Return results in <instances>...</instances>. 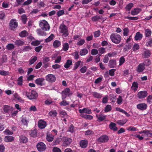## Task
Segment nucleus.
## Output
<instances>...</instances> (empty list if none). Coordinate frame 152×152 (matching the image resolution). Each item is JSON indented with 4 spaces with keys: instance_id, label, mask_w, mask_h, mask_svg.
<instances>
[{
    "instance_id": "f257e3e1",
    "label": "nucleus",
    "mask_w": 152,
    "mask_h": 152,
    "mask_svg": "<svg viewBox=\"0 0 152 152\" xmlns=\"http://www.w3.org/2000/svg\"><path fill=\"white\" fill-rule=\"evenodd\" d=\"M110 38L113 42L115 44H118L121 42V37L119 34L113 33L110 35Z\"/></svg>"
},
{
    "instance_id": "f03ea898",
    "label": "nucleus",
    "mask_w": 152,
    "mask_h": 152,
    "mask_svg": "<svg viewBox=\"0 0 152 152\" xmlns=\"http://www.w3.org/2000/svg\"><path fill=\"white\" fill-rule=\"evenodd\" d=\"M39 26L44 31H48L50 29V27L49 25L48 22L44 20L40 21Z\"/></svg>"
},
{
    "instance_id": "7ed1b4c3",
    "label": "nucleus",
    "mask_w": 152,
    "mask_h": 152,
    "mask_svg": "<svg viewBox=\"0 0 152 152\" xmlns=\"http://www.w3.org/2000/svg\"><path fill=\"white\" fill-rule=\"evenodd\" d=\"M150 64V61L147 60L144 63L140 64L137 68V71L138 72H141L144 70L145 68V66H149Z\"/></svg>"
},
{
    "instance_id": "20e7f679",
    "label": "nucleus",
    "mask_w": 152,
    "mask_h": 152,
    "mask_svg": "<svg viewBox=\"0 0 152 152\" xmlns=\"http://www.w3.org/2000/svg\"><path fill=\"white\" fill-rule=\"evenodd\" d=\"M60 31L62 33L63 35L65 37H66L68 35V28L63 23L61 24L60 27Z\"/></svg>"
},
{
    "instance_id": "39448f33",
    "label": "nucleus",
    "mask_w": 152,
    "mask_h": 152,
    "mask_svg": "<svg viewBox=\"0 0 152 152\" xmlns=\"http://www.w3.org/2000/svg\"><path fill=\"white\" fill-rule=\"evenodd\" d=\"M26 94L27 97L31 99H35L38 96L37 93L34 91H32L31 92H26Z\"/></svg>"
},
{
    "instance_id": "423d86ee",
    "label": "nucleus",
    "mask_w": 152,
    "mask_h": 152,
    "mask_svg": "<svg viewBox=\"0 0 152 152\" xmlns=\"http://www.w3.org/2000/svg\"><path fill=\"white\" fill-rule=\"evenodd\" d=\"M62 140L63 142V145L64 147H66L69 145L72 142V139L69 137H63L62 138Z\"/></svg>"
},
{
    "instance_id": "0eeeda50",
    "label": "nucleus",
    "mask_w": 152,
    "mask_h": 152,
    "mask_svg": "<svg viewBox=\"0 0 152 152\" xmlns=\"http://www.w3.org/2000/svg\"><path fill=\"white\" fill-rule=\"evenodd\" d=\"M46 80L49 83H53L56 80V77L52 74H49L45 77Z\"/></svg>"
},
{
    "instance_id": "6e6552de",
    "label": "nucleus",
    "mask_w": 152,
    "mask_h": 152,
    "mask_svg": "<svg viewBox=\"0 0 152 152\" xmlns=\"http://www.w3.org/2000/svg\"><path fill=\"white\" fill-rule=\"evenodd\" d=\"M72 93L71 91L69 88H67L62 92V99H65L67 95L68 96L71 95Z\"/></svg>"
},
{
    "instance_id": "1a4fd4ad",
    "label": "nucleus",
    "mask_w": 152,
    "mask_h": 152,
    "mask_svg": "<svg viewBox=\"0 0 152 152\" xmlns=\"http://www.w3.org/2000/svg\"><path fill=\"white\" fill-rule=\"evenodd\" d=\"M35 83L40 86H45L46 84L45 80L43 78H39L37 79L35 81Z\"/></svg>"
},
{
    "instance_id": "9d476101",
    "label": "nucleus",
    "mask_w": 152,
    "mask_h": 152,
    "mask_svg": "<svg viewBox=\"0 0 152 152\" xmlns=\"http://www.w3.org/2000/svg\"><path fill=\"white\" fill-rule=\"evenodd\" d=\"M37 147L38 151L41 152L45 151L46 148L45 145L42 142L38 143L37 145Z\"/></svg>"
},
{
    "instance_id": "9b49d317",
    "label": "nucleus",
    "mask_w": 152,
    "mask_h": 152,
    "mask_svg": "<svg viewBox=\"0 0 152 152\" xmlns=\"http://www.w3.org/2000/svg\"><path fill=\"white\" fill-rule=\"evenodd\" d=\"M148 94L147 91H143L139 92L138 93L137 95L139 98L141 99L146 97Z\"/></svg>"
},
{
    "instance_id": "f8f14e48",
    "label": "nucleus",
    "mask_w": 152,
    "mask_h": 152,
    "mask_svg": "<svg viewBox=\"0 0 152 152\" xmlns=\"http://www.w3.org/2000/svg\"><path fill=\"white\" fill-rule=\"evenodd\" d=\"M18 26V23L16 22V20H12L10 23V28L11 30H14Z\"/></svg>"
},
{
    "instance_id": "ddd939ff",
    "label": "nucleus",
    "mask_w": 152,
    "mask_h": 152,
    "mask_svg": "<svg viewBox=\"0 0 152 152\" xmlns=\"http://www.w3.org/2000/svg\"><path fill=\"white\" fill-rule=\"evenodd\" d=\"M147 105L145 103H141L137 105V108L138 109L143 110H146L147 108Z\"/></svg>"
},
{
    "instance_id": "4468645a",
    "label": "nucleus",
    "mask_w": 152,
    "mask_h": 152,
    "mask_svg": "<svg viewBox=\"0 0 152 152\" xmlns=\"http://www.w3.org/2000/svg\"><path fill=\"white\" fill-rule=\"evenodd\" d=\"M79 111L80 114H84V113L87 114H90L92 113L91 110L87 108H84L83 109H79Z\"/></svg>"
},
{
    "instance_id": "2eb2a0df",
    "label": "nucleus",
    "mask_w": 152,
    "mask_h": 152,
    "mask_svg": "<svg viewBox=\"0 0 152 152\" xmlns=\"http://www.w3.org/2000/svg\"><path fill=\"white\" fill-rule=\"evenodd\" d=\"M108 140V137L105 135L102 136L99 138V141L102 142H106Z\"/></svg>"
},
{
    "instance_id": "dca6fc26",
    "label": "nucleus",
    "mask_w": 152,
    "mask_h": 152,
    "mask_svg": "<svg viewBox=\"0 0 152 152\" xmlns=\"http://www.w3.org/2000/svg\"><path fill=\"white\" fill-rule=\"evenodd\" d=\"M116 65V62L115 60H110L108 63V66L110 68L115 67Z\"/></svg>"
},
{
    "instance_id": "f3484780",
    "label": "nucleus",
    "mask_w": 152,
    "mask_h": 152,
    "mask_svg": "<svg viewBox=\"0 0 152 152\" xmlns=\"http://www.w3.org/2000/svg\"><path fill=\"white\" fill-rule=\"evenodd\" d=\"M88 144V142L86 140H82L80 141V147L83 148H86Z\"/></svg>"
},
{
    "instance_id": "a211bd4d",
    "label": "nucleus",
    "mask_w": 152,
    "mask_h": 152,
    "mask_svg": "<svg viewBox=\"0 0 152 152\" xmlns=\"http://www.w3.org/2000/svg\"><path fill=\"white\" fill-rule=\"evenodd\" d=\"M54 136V135H52V133H47L46 137V139L49 142H52L53 140Z\"/></svg>"
},
{
    "instance_id": "6ab92c4d",
    "label": "nucleus",
    "mask_w": 152,
    "mask_h": 152,
    "mask_svg": "<svg viewBox=\"0 0 152 152\" xmlns=\"http://www.w3.org/2000/svg\"><path fill=\"white\" fill-rule=\"evenodd\" d=\"M143 37V35L139 32H137L134 37V39L136 41L141 40Z\"/></svg>"
},
{
    "instance_id": "aec40b11",
    "label": "nucleus",
    "mask_w": 152,
    "mask_h": 152,
    "mask_svg": "<svg viewBox=\"0 0 152 152\" xmlns=\"http://www.w3.org/2000/svg\"><path fill=\"white\" fill-rule=\"evenodd\" d=\"M141 10L140 9L135 8L131 11V14L133 15H137L140 12Z\"/></svg>"
},
{
    "instance_id": "412c9836",
    "label": "nucleus",
    "mask_w": 152,
    "mask_h": 152,
    "mask_svg": "<svg viewBox=\"0 0 152 152\" xmlns=\"http://www.w3.org/2000/svg\"><path fill=\"white\" fill-rule=\"evenodd\" d=\"M96 117L100 121H102L104 120L106 117V115H105L101 114L99 115H96Z\"/></svg>"
},
{
    "instance_id": "4be33fe9",
    "label": "nucleus",
    "mask_w": 152,
    "mask_h": 152,
    "mask_svg": "<svg viewBox=\"0 0 152 152\" xmlns=\"http://www.w3.org/2000/svg\"><path fill=\"white\" fill-rule=\"evenodd\" d=\"M145 35L146 37H149L151 35L152 32L151 30L148 28L145 29Z\"/></svg>"
},
{
    "instance_id": "5701e85b",
    "label": "nucleus",
    "mask_w": 152,
    "mask_h": 152,
    "mask_svg": "<svg viewBox=\"0 0 152 152\" xmlns=\"http://www.w3.org/2000/svg\"><path fill=\"white\" fill-rule=\"evenodd\" d=\"M151 53L149 50H146L142 54L143 56H144L145 58H148L150 56Z\"/></svg>"
},
{
    "instance_id": "b1692460",
    "label": "nucleus",
    "mask_w": 152,
    "mask_h": 152,
    "mask_svg": "<svg viewBox=\"0 0 152 152\" xmlns=\"http://www.w3.org/2000/svg\"><path fill=\"white\" fill-rule=\"evenodd\" d=\"M15 45L18 46L23 45H24V42L20 40H17L14 42Z\"/></svg>"
},
{
    "instance_id": "393cba45",
    "label": "nucleus",
    "mask_w": 152,
    "mask_h": 152,
    "mask_svg": "<svg viewBox=\"0 0 152 152\" xmlns=\"http://www.w3.org/2000/svg\"><path fill=\"white\" fill-rule=\"evenodd\" d=\"M36 32L37 34L41 36H45L46 35V33L42 31L40 29H37Z\"/></svg>"
},
{
    "instance_id": "a878e982",
    "label": "nucleus",
    "mask_w": 152,
    "mask_h": 152,
    "mask_svg": "<svg viewBox=\"0 0 152 152\" xmlns=\"http://www.w3.org/2000/svg\"><path fill=\"white\" fill-rule=\"evenodd\" d=\"M4 139L6 142H11L14 140V138L12 136H7L5 137Z\"/></svg>"
},
{
    "instance_id": "bb28decb",
    "label": "nucleus",
    "mask_w": 152,
    "mask_h": 152,
    "mask_svg": "<svg viewBox=\"0 0 152 152\" xmlns=\"http://www.w3.org/2000/svg\"><path fill=\"white\" fill-rule=\"evenodd\" d=\"M88 52V50L86 48L82 49L80 52V56H85L87 54Z\"/></svg>"
},
{
    "instance_id": "cd10ccee",
    "label": "nucleus",
    "mask_w": 152,
    "mask_h": 152,
    "mask_svg": "<svg viewBox=\"0 0 152 152\" xmlns=\"http://www.w3.org/2000/svg\"><path fill=\"white\" fill-rule=\"evenodd\" d=\"M72 61L70 60H67L66 63L64 65V67L67 69L69 67L70 65L72 64Z\"/></svg>"
},
{
    "instance_id": "c85d7f7f",
    "label": "nucleus",
    "mask_w": 152,
    "mask_h": 152,
    "mask_svg": "<svg viewBox=\"0 0 152 152\" xmlns=\"http://www.w3.org/2000/svg\"><path fill=\"white\" fill-rule=\"evenodd\" d=\"M138 84L137 82H134L132 84L131 88L132 90L134 91H136L137 89Z\"/></svg>"
},
{
    "instance_id": "c756f323",
    "label": "nucleus",
    "mask_w": 152,
    "mask_h": 152,
    "mask_svg": "<svg viewBox=\"0 0 152 152\" xmlns=\"http://www.w3.org/2000/svg\"><path fill=\"white\" fill-rule=\"evenodd\" d=\"M20 142L23 143H26L28 141V138L26 137L23 136H21L20 137Z\"/></svg>"
},
{
    "instance_id": "7c9ffc66",
    "label": "nucleus",
    "mask_w": 152,
    "mask_h": 152,
    "mask_svg": "<svg viewBox=\"0 0 152 152\" xmlns=\"http://www.w3.org/2000/svg\"><path fill=\"white\" fill-rule=\"evenodd\" d=\"M29 134L31 137H35L37 135V132L36 130L34 129L31 131L29 132Z\"/></svg>"
},
{
    "instance_id": "2f4dec72",
    "label": "nucleus",
    "mask_w": 152,
    "mask_h": 152,
    "mask_svg": "<svg viewBox=\"0 0 152 152\" xmlns=\"http://www.w3.org/2000/svg\"><path fill=\"white\" fill-rule=\"evenodd\" d=\"M80 116L81 117H82L85 119H88V120L92 119H93V116L92 115H85V114H80Z\"/></svg>"
},
{
    "instance_id": "473e14b6",
    "label": "nucleus",
    "mask_w": 152,
    "mask_h": 152,
    "mask_svg": "<svg viewBox=\"0 0 152 152\" xmlns=\"http://www.w3.org/2000/svg\"><path fill=\"white\" fill-rule=\"evenodd\" d=\"M92 95L94 97L97 98H100L102 96L101 94L96 92H93Z\"/></svg>"
},
{
    "instance_id": "72a5a7b5",
    "label": "nucleus",
    "mask_w": 152,
    "mask_h": 152,
    "mask_svg": "<svg viewBox=\"0 0 152 152\" xmlns=\"http://www.w3.org/2000/svg\"><path fill=\"white\" fill-rule=\"evenodd\" d=\"M49 114L51 117H55L57 115V113L56 110H52L49 112Z\"/></svg>"
},
{
    "instance_id": "f704fd0d",
    "label": "nucleus",
    "mask_w": 152,
    "mask_h": 152,
    "mask_svg": "<svg viewBox=\"0 0 152 152\" xmlns=\"http://www.w3.org/2000/svg\"><path fill=\"white\" fill-rule=\"evenodd\" d=\"M61 45V42L58 40L55 41L53 44V47L55 48H56L59 46Z\"/></svg>"
},
{
    "instance_id": "c9c22d12",
    "label": "nucleus",
    "mask_w": 152,
    "mask_h": 152,
    "mask_svg": "<svg viewBox=\"0 0 152 152\" xmlns=\"http://www.w3.org/2000/svg\"><path fill=\"white\" fill-rule=\"evenodd\" d=\"M54 37V35L53 34H51L48 38L45 39V42H48L52 40Z\"/></svg>"
},
{
    "instance_id": "e433bc0d",
    "label": "nucleus",
    "mask_w": 152,
    "mask_h": 152,
    "mask_svg": "<svg viewBox=\"0 0 152 152\" xmlns=\"http://www.w3.org/2000/svg\"><path fill=\"white\" fill-rule=\"evenodd\" d=\"M124 33H123V35L124 36L126 37L127 36L129 33V29L128 28H125L123 29Z\"/></svg>"
},
{
    "instance_id": "4c0bfd02",
    "label": "nucleus",
    "mask_w": 152,
    "mask_h": 152,
    "mask_svg": "<svg viewBox=\"0 0 152 152\" xmlns=\"http://www.w3.org/2000/svg\"><path fill=\"white\" fill-rule=\"evenodd\" d=\"M116 124H110L109 127L111 129L115 131L118 129V128L116 126Z\"/></svg>"
},
{
    "instance_id": "58836bf2",
    "label": "nucleus",
    "mask_w": 152,
    "mask_h": 152,
    "mask_svg": "<svg viewBox=\"0 0 152 152\" xmlns=\"http://www.w3.org/2000/svg\"><path fill=\"white\" fill-rule=\"evenodd\" d=\"M13 108L12 107L8 105H5L4 106V110L5 112L7 113L9 112V110H12Z\"/></svg>"
},
{
    "instance_id": "ea45409f",
    "label": "nucleus",
    "mask_w": 152,
    "mask_h": 152,
    "mask_svg": "<svg viewBox=\"0 0 152 152\" xmlns=\"http://www.w3.org/2000/svg\"><path fill=\"white\" fill-rule=\"evenodd\" d=\"M144 132H145L144 135L145 136H146L147 137H149L152 136V133L150 131L147 130H145Z\"/></svg>"
},
{
    "instance_id": "a19ab883",
    "label": "nucleus",
    "mask_w": 152,
    "mask_h": 152,
    "mask_svg": "<svg viewBox=\"0 0 152 152\" xmlns=\"http://www.w3.org/2000/svg\"><path fill=\"white\" fill-rule=\"evenodd\" d=\"M146 46L151 47L152 46V40L151 38H149L147 39L146 42Z\"/></svg>"
},
{
    "instance_id": "79ce46f5",
    "label": "nucleus",
    "mask_w": 152,
    "mask_h": 152,
    "mask_svg": "<svg viewBox=\"0 0 152 152\" xmlns=\"http://www.w3.org/2000/svg\"><path fill=\"white\" fill-rule=\"evenodd\" d=\"M15 48L14 45L12 44H9L6 46V48L8 50H12Z\"/></svg>"
},
{
    "instance_id": "37998d69",
    "label": "nucleus",
    "mask_w": 152,
    "mask_h": 152,
    "mask_svg": "<svg viewBox=\"0 0 152 152\" xmlns=\"http://www.w3.org/2000/svg\"><path fill=\"white\" fill-rule=\"evenodd\" d=\"M37 60V58L36 56H34L31 57L29 61L30 64H32Z\"/></svg>"
},
{
    "instance_id": "c03bdc74",
    "label": "nucleus",
    "mask_w": 152,
    "mask_h": 152,
    "mask_svg": "<svg viewBox=\"0 0 152 152\" xmlns=\"http://www.w3.org/2000/svg\"><path fill=\"white\" fill-rule=\"evenodd\" d=\"M111 109V106L110 105L108 104L105 107L104 111L105 112H108L110 111Z\"/></svg>"
},
{
    "instance_id": "a18cd8bd",
    "label": "nucleus",
    "mask_w": 152,
    "mask_h": 152,
    "mask_svg": "<svg viewBox=\"0 0 152 152\" xmlns=\"http://www.w3.org/2000/svg\"><path fill=\"white\" fill-rule=\"evenodd\" d=\"M133 4L132 3H130L126 5L125 8L126 10L129 11L133 7Z\"/></svg>"
},
{
    "instance_id": "49530a36",
    "label": "nucleus",
    "mask_w": 152,
    "mask_h": 152,
    "mask_svg": "<svg viewBox=\"0 0 152 152\" xmlns=\"http://www.w3.org/2000/svg\"><path fill=\"white\" fill-rule=\"evenodd\" d=\"M69 48V45L68 43H65L63 44L62 49L66 51Z\"/></svg>"
},
{
    "instance_id": "de8ad7c7",
    "label": "nucleus",
    "mask_w": 152,
    "mask_h": 152,
    "mask_svg": "<svg viewBox=\"0 0 152 152\" xmlns=\"http://www.w3.org/2000/svg\"><path fill=\"white\" fill-rule=\"evenodd\" d=\"M140 48V46L137 43H134L133 45L132 49L134 51H135L139 50Z\"/></svg>"
},
{
    "instance_id": "09e8293b",
    "label": "nucleus",
    "mask_w": 152,
    "mask_h": 152,
    "mask_svg": "<svg viewBox=\"0 0 152 152\" xmlns=\"http://www.w3.org/2000/svg\"><path fill=\"white\" fill-rule=\"evenodd\" d=\"M27 35V33L26 31H23L19 34V35L22 37H24Z\"/></svg>"
},
{
    "instance_id": "8fccbe9b",
    "label": "nucleus",
    "mask_w": 152,
    "mask_h": 152,
    "mask_svg": "<svg viewBox=\"0 0 152 152\" xmlns=\"http://www.w3.org/2000/svg\"><path fill=\"white\" fill-rule=\"evenodd\" d=\"M125 59L124 56H122L119 59V66L122 65L125 62Z\"/></svg>"
},
{
    "instance_id": "3c124183",
    "label": "nucleus",
    "mask_w": 152,
    "mask_h": 152,
    "mask_svg": "<svg viewBox=\"0 0 152 152\" xmlns=\"http://www.w3.org/2000/svg\"><path fill=\"white\" fill-rule=\"evenodd\" d=\"M147 102L148 104L152 103V96L149 95L147 98Z\"/></svg>"
},
{
    "instance_id": "603ef678",
    "label": "nucleus",
    "mask_w": 152,
    "mask_h": 152,
    "mask_svg": "<svg viewBox=\"0 0 152 152\" xmlns=\"http://www.w3.org/2000/svg\"><path fill=\"white\" fill-rule=\"evenodd\" d=\"M101 19V17L97 15L94 16L91 18V20L93 21H96L100 19Z\"/></svg>"
},
{
    "instance_id": "864d4df0",
    "label": "nucleus",
    "mask_w": 152,
    "mask_h": 152,
    "mask_svg": "<svg viewBox=\"0 0 152 152\" xmlns=\"http://www.w3.org/2000/svg\"><path fill=\"white\" fill-rule=\"evenodd\" d=\"M122 98L121 96H119L117 98V102L118 104H120L122 103Z\"/></svg>"
},
{
    "instance_id": "5fc2aeb1",
    "label": "nucleus",
    "mask_w": 152,
    "mask_h": 152,
    "mask_svg": "<svg viewBox=\"0 0 152 152\" xmlns=\"http://www.w3.org/2000/svg\"><path fill=\"white\" fill-rule=\"evenodd\" d=\"M21 19L22 22L23 23H26L27 20V18L26 16L25 15H23L21 16Z\"/></svg>"
},
{
    "instance_id": "6e6d98bb",
    "label": "nucleus",
    "mask_w": 152,
    "mask_h": 152,
    "mask_svg": "<svg viewBox=\"0 0 152 152\" xmlns=\"http://www.w3.org/2000/svg\"><path fill=\"white\" fill-rule=\"evenodd\" d=\"M81 61H78L76 62L75 65V66L73 68L74 70H75L77 69L80 65Z\"/></svg>"
},
{
    "instance_id": "4d7b16f0",
    "label": "nucleus",
    "mask_w": 152,
    "mask_h": 152,
    "mask_svg": "<svg viewBox=\"0 0 152 152\" xmlns=\"http://www.w3.org/2000/svg\"><path fill=\"white\" fill-rule=\"evenodd\" d=\"M40 43V42L38 40H36L34 41H33L31 43V45L34 46H37L39 45Z\"/></svg>"
},
{
    "instance_id": "13d9d810",
    "label": "nucleus",
    "mask_w": 152,
    "mask_h": 152,
    "mask_svg": "<svg viewBox=\"0 0 152 152\" xmlns=\"http://www.w3.org/2000/svg\"><path fill=\"white\" fill-rule=\"evenodd\" d=\"M23 82V77L20 76V77L18 80V84L20 86H21Z\"/></svg>"
},
{
    "instance_id": "bf43d9fd",
    "label": "nucleus",
    "mask_w": 152,
    "mask_h": 152,
    "mask_svg": "<svg viewBox=\"0 0 152 152\" xmlns=\"http://www.w3.org/2000/svg\"><path fill=\"white\" fill-rule=\"evenodd\" d=\"M103 79L102 77H100L95 80L94 83L95 84H98L102 81Z\"/></svg>"
},
{
    "instance_id": "052dcab7",
    "label": "nucleus",
    "mask_w": 152,
    "mask_h": 152,
    "mask_svg": "<svg viewBox=\"0 0 152 152\" xmlns=\"http://www.w3.org/2000/svg\"><path fill=\"white\" fill-rule=\"evenodd\" d=\"M60 104L61 105L65 106L69 105V102H67L66 100H63L60 103Z\"/></svg>"
},
{
    "instance_id": "680f3d73",
    "label": "nucleus",
    "mask_w": 152,
    "mask_h": 152,
    "mask_svg": "<svg viewBox=\"0 0 152 152\" xmlns=\"http://www.w3.org/2000/svg\"><path fill=\"white\" fill-rule=\"evenodd\" d=\"M9 72L4 70H0V75H9Z\"/></svg>"
},
{
    "instance_id": "e2e57ef3",
    "label": "nucleus",
    "mask_w": 152,
    "mask_h": 152,
    "mask_svg": "<svg viewBox=\"0 0 152 152\" xmlns=\"http://www.w3.org/2000/svg\"><path fill=\"white\" fill-rule=\"evenodd\" d=\"M125 19H127L129 20H136L138 19V18L137 17H129V16H126L125 17Z\"/></svg>"
},
{
    "instance_id": "0e129e2a",
    "label": "nucleus",
    "mask_w": 152,
    "mask_h": 152,
    "mask_svg": "<svg viewBox=\"0 0 152 152\" xmlns=\"http://www.w3.org/2000/svg\"><path fill=\"white\" fill-rule=\"evenodd\" d=\"M87 68L86 66H84L82 67L80 69V72L82 73L86 72L87 71Z\"/></svg>"
},
{
    "instance_id": "69168bd1",
    "label": "nucleus",
    "mask_w": 152,
    "mask_h": 152,
    "mask_svg": "<svg viewBox=\"0 0 152 152\" xmlns=\"http://www.w3.org/2000/svg\"><path fill=\"white\" fill-rule=\"evenodd\" d=\"M91 53L93 55H95L98 53V50L97 49H93L91 50Z\"/></svg>"
},
{
    "instance_id": "338daca9",
    "label": "nucleus",
    "mask_w": 152,
    "mask_h": 152,
    "mask_svg": "<svg viewBox=\"0 0 152 152\" xmlns=\"http://www.w3.org/2000/svg\"><path fill=\"white\" fill-rule=\"evenodd\" d=\"M127 130L129 131H135L137 130V128L131 126L127 128Z\"/></svg>"
},
{
    "instance_id": "774afa93",
    "label": "nucleus",
    "mask_w": 152,
    "mask_h": 152,
    "mask_svg": "<svg viewBox=\"0 0 152 152\" xmlns=\"http://www.w3.org/2000/svg\"><path fill=\"white\" fill-rule=\"evenodd\" d=\"M85 42V41L84 39H80L77 43V45L80 46L83 45Z\"/></svg>"
}]
</instances>
